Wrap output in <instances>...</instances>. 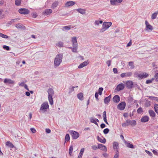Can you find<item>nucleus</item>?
I'll use <instances>...</instances> for the list:
<instances>
[{"mask_svg": "<svg viewBox=\"0 0 158 158\" xmlns=\"http://www.w3.org/2000/svg\"><path fill=\"white\" fill-rule=\"evenodd\" d=\"M63 57V54L62 53L57 54L56 56L54 61V67L56 68L59 66L62 62Z\"/></svg>", "mask_w": 158, "mask_h": 158, "instance_id": "1", "label": "nucleus"}, {"mask_svg": "<svg viewBox=\"0 0 158 158\" xmlns=\"http://www.w3.org/2000/svg\"><path fill=\"white\" fill-rule=\"evenodd\" d=\"M47 92L48 94V98L49 103L51 105H52L53 104L52 97L54 94V90L52 88H49L48 89Z\"/></svg>", "mask_w": 158, "mask_h": 158, "instance_id": "2", "label": "nucleus"}, {"mask_svg": "<svg viewBox=\"0 0 158 158\" xmlns=\"http://www.w3.org/2000/svg\"><path fill=\"white\" fill-rule=\"evenodd\" d=\"M136 124V123L135 120L127 119L124 123H122V127H125L129 125H131V126H135Z\"/></svg>", "mask_w": 158, "mask_h": 158, "instance_id": "3", "label": "nucleus"}, {"mask_svg": "<svg viewBox=\"0 0 158 158\" xmlns=\"http://www.w3.org/2000/svg\"><path fill=\"white\" fill-rule=\"evenodd\" d=\"M112 25L111 22H104L102 26V28L100 30L101 32H103L108 28Z\"/></svg>", "mask_w": 158, "mask_h": 158, "instance_id": "4", "label": "nucleus"}, {"mask_svg": "<svg viewBox=\"0 0 158 158\" xmlns=\"http://www.w3.org/2000/svg\"><path fill=\"white\" fill-rule=\"evenodd\" d=\"M49 106L48 102H45L41 105L40 110L46 111V109L49 108Z\"/></svg>", "mask_w": 158, "mask_h": 158, "instance_id": "5", "label": "nucleus"}, {"mask_svg": "<svg viewBox=\"0 0 158 158\" xmlns=\"http://www.w3.org/2000/svg\"><path fill=\"white\" fill-rule=\"evenodd\" d=\"M70 134L72 136L73 139H77L79 136V134L78 133L74 131H71Z\"/></svg>", "mask_w": 158, "mask_h": 158, "instance_id": "6", "label": "nucleus"}, {"mask_svg": "<svg viewBox=\"0 0 158 158\" xmlns=\"http://www.w3.org/2000/svg\"><path fill=\"white\" fill-rule=\"evenodd\" d=\"M4 83L6 84H14L15 83V81L13 80L10 79L6 78L4 79L3 81Z\"/></svg>", "mask_w": 158, "mask_h": 158, "instance_id": "7", "label": "nucleus"}, {"mask_svg": "<svg viewBox=\"0 0 158 158\" xmlns=\"http://www.w3.org/2000/svg\"><path fill=\"white\" fill-rule=\"evenodd\" d=\"M126 106V103L124 102L119 103L117 106V108L120 110H123Z\"/></svg>", "mask_w": 158, "mask_h": 158, "instance_id": "8", "label": "nucleus"}, {"mask_svg": "<svg viewBox=\"0 0 158 158\" xmlns=\"http://www.w3.org/2000/svg\"><path fill=\"white\" fill-rule=\"evenodd\" d=\"M19 12L22 14L23 15L28 14L29 13V10L25 8H21L19 10Z\"/></svg>", "mask_w": 158, "mask_h": 158, "instance_id": "9", "label": "nucleus"}, {"mask_svg": "<svg viewBox=\"0 0 158 158\" xmlns=\"http://www.w3.org/2000/svg\"><path fill=\"white\" fill-rule=\"evenodd\" d=\"M52 12V9H48L44 10L42 14L46 15H50Z\"/></svg>", "mask_w": 158, "mask_h": 158, "instance_id": "10", "label": "nucleus"}, {"mask_svg": "<svg viewBox=\"0 0 158 158\" xmlns=\"http://www.w3.org/2000/svg\"><path fill=\"white\" fill-rule=\"evenodd\" d=\"M123 1V0H110V3L112 5H118Z\"/></svg>", "mask_w": 158, "mask_h": 158, "instance_id": "11", "label": "nucleus"}, {"mask_svg": "<svg viewBox=\"0 0 158 158\" xmlns=\"http://www.w3.org/2000/svg\"><path fill=\"white\" fill-rule=\"evenodd\" d=\"M145 23L146 25V30L152 31L153 30L152 27L148 23L147 21H145Z\"/></svg>", "mask_w": 158, "mask_h": 158, "instance_id": "12", "label": "nucleus"}, {"mask_svg": "<svg viewBox=\"0 0 158 158\" xmlns=\"http://www.w3.org/2000/svg\"><path fill=\"white\" fill-rule=\"evenodd\" d=\"M71 41L72 43L73 46H78L77 39L76 37L71 38Z\"/></svg>", "mask_w": 158, "mask_h": 158, "instance_id": "13", "label": "nucleus"}, {"mask_svg": "<svg viewBox=\"0 0 158 158\" xmlns=\"http://www.w3.org/2000/svg\"><path fill=\"white\" fill-rule=\"evenodd\" d=\"M127 87L129 89L132 88L133 86V83L131 81H128L126 83Z\"/></svg>", "mask_w": 158, "mask_h": 158, "instance_id": "14", "label": "nucleus"}, {"mask_svg": "<svg viewBox=\"0 0 158 158\" xmlns=\"http://www.w3.org/2000/svg\"><path fill=\"white\" fill-rule=\"evenodd\" d=\"M120 100V97L118 95H115L113 98V101L115 103H118L119 102Z\"/></svg>", "mask_w": 158, "mask_h": 158, "instance_id": "15", "label": "nucleus"}, {"mask_svg": "<svg viewBox=\"0 0 158 158\" xmlns=\"http://www.w3.org/2000/svg\"><path fill=\"white\" fill-rule=\"evenodd\" d=\"M75 4V2L73 1H69L67 2L65 5V7H68L72 6Z\"/></svg>", "mask_w": 158, "mask_h": 158, "instance_id": "16", "label": "nucleus"}, {"mask_svg": "<svg viewBox=\"0 0 158 158\" xmlns=\"http://www.w3.org/2000/svg\"><path fill=\"white\" fill-rule=\"evenodd\" d=\"M124 88V85L121 83L118 85L117 87V90L118 91H119L122 90Z\"/></svg>", "mask_w": 158, "mask_h": 158, "instance_id": "17", "label": "nucleus"}, {"mask_svg": "<svg viewBox=\"0 0 158 158\" xmlns=\"http://www.w3.org/2000/svg\"><path fill=\"white\" fill-rule=\"evenodd\" d=\"M98 148L100 149L101 150L105 152H106L107 150L106 147L104 145L101 144H99L98 145Z\"/></svg>", "mask_w": 158, "mask_h": 158, "instance_id": "18", "label": "nucleus"}, {"mask_svg": "<svg viewBox=\"0 0 158 158\" xmlns=\"http://www.w3.org/2000/svg\"><path fill=\"white\" fill-rule=\"evenodd\" d=\"M149 75L146 73H142L140 74V77H139V79L141 80L143 78H145L148 77Z\"/></svg>", "mask_w": 158, "mask_h": 158, "instance_id": "19", "label": "nucleus"}, {"mask_svg": "<svg viewBox=\"0 0 158 158\" xmlns=\"http://www.w3.org/2000/svg\"><path fill=\"white\" fill-rule=\"evenodd\" d=\"M149 120V118L148 116H143L140 119L142 122L146 123L148 122Z\"/></svg>", "mask_w": 158, "mask_h": 158, "instance_id": "20", "label": "nucleus"}, {"mask_svg": "<svg viewBox=\"0 0 158 158\" xmlns=\"http://www.w3.org/2000/svg\"><path fill=\"white\" fill-rule=\"evenodd\" d=\"M89 64V62H88L87 61H85L83 63L81 64L78 66V69H81L82 68L84 67L85 66H86Z\"/></svg>", "mask_w": 158, "mask_h": 158, "instance_id": "21", "label": "nucleus"}, {"mask_svg": "<svg viewBox=\"0 0 158 158\" xmlns=\"http://www.w3.org/2000/svg\"><path fill=\"white\" fill-rule=\"evenodd\" d=\"M98 140L100 142L105 143L106 142V139L103 137H100L98 136H97Z\"/></svg>", "mask_w": 158, "mask_h": 158, "instance_id": "22", "label": "nucleus"}, {"mask_svg": "<svg viewBox=\"0 0 158 158\" xmlns=\"http://www.w3.org/2000/svg\"><path fill=\"white\" fill-rule=\"evenodd\" d=\"M90 122L95 124L96 125L98 126V124L97 122H98L99 120L97 118H94L93 117L91 118H90Z\"/></svg>", "mask_w": 158, "mask_h": 158, "instance_id": "23", "label": "nucleus"}, {"mask_svg": "<svg viewBox=\"0 0 158 158\" xmlns=\"http://www.w3.org/2000/svg\"><path fill=\"white\" fill-rule=\"evenodd\" d=\"M59 3V2L57 1L54 2L52 5L51 8L52 9H55L58 6Z\"/></svg>", "mask_w": 158, "mask_h": 158, "instance_id": "24", "label": "nucleus"}, {"mask_svg": "<svg viewBox=\"0 0 158 158\" xmlns=\"http://www.w3.org/2000/svg\"><path fill=\"white\" fill-rule=\"evenodd\" d=\"M111 98V95H110L108 97H106L104 99V102L105 104L109 103L110 102Z\"/></svg>", "mask_w": 158, "mask_h": 158, "instance_id": "25", "label": "nucleus"}, {"mask_svg": "<svg viewBox=\"0 0 158 158\" xmlns=\"http://www.w3.org/2000/svg\"><path fill=\"white\" fill-rule=\"evenodd\" d=\"M103 117L104 121L107 124H108V123L107 121L106 120V112L105 111L103 112Z\"/></svg>", "mask_w": 158, "mask_h": 158, "instance_id": "26", "label": "nucleus"}, {"mask_svg": "<svg viewBox=\"0 0 158 158\" xmlns=\"http://www.w3.org/2000/svg\"><path fill=\"white\" fill-rule=\"evenodd\" d=\"M69 48L71 49L72 51L73 52H77L78 48V46H73V47H69Z\"/></svg>", "mask_w": 158, "mask_h": 158, "instance_id": "27", "label": "nucleus"}, {"mask_svg": "<svg viewBox=\"0 0 158 158\" xmlns=\"http://www.w3.org/2000/svg\"><path fill=\"white\" fill-rule=\"evenodd\" d=\"M76 10L79 13L82 15H84L85 13V10L84 9L81 8L77 9Z\"/></svg>", "mask_w": 158, "mask_h": 158, "instance_id": "28", "label": "nucleus"}, {"mask_svg": "<svg viewBox=\"0 0 158 158\" xmlns=\"http://www.w3.org/2000/svg\"><path fill=\"white\" fill-rule=\"evenodd\" d=\"M149 114L151 117H155L156 116L155 112L152 110H149L148 111Z\"/></svg>", "mask_w": 158, "mask_h": 158, "instance_id": "29", "label": "nucleus"}, {"mask_svg": "<svg viewBox=\"0 0 158 158\" xmlns=\"http://www.w3.org/2000/svg\"><path fill=\"white\" fill-rule=\"evenodd\" d=\"M113 148L116 150H118V144L117 142H114L113 144Z\"/></svg>", "mask_w": 158, "mask_h": 158, "instance_id": "30", "label": "nucleus"}, {"mask_svg": "<svg viewBox=\"0 0 158 158\" xmlns=\"http://www.w3.org/2000/svg\"><path fill=\"white\" fill-rule=\"evenodd\" d=\"M6 145L11 148H13L14 147L13 144L11 142L9 141L6 142Z\"/></svg>", "mask_w": 158, "mask_h": 158, "instance_id": "31", "label": "nucleus"}, {"mask_svg": "<svg viewBox=\"0 0 158 158\" xmlns=\"http://www.w3.org/2000/svg\"><path fill=\"white\" fill-rule=\"evenodd\" d=\"M77 98L81 100H83V94L82 93H80L77 94Z\"/></svg>", "mask_w": 158, "mask_h": 158, "instance_id": "32", "label": "nucleus"}, {"mask_svg": "<svg viewBox=\"0 0 158 158\" xmlns=\"http://www.w3.org/2000/svg\"><path fill=\"white\" fill-rule=\"evenodd\" d=\"M15 27L17 28H20L21 29H24L25 27L23 25H21L20 23H18L16 25Z\"/></svg>", "mask_w": 158, "mask_h": 158, "instance_id": "33", "label": "nucleus"}, {"mask_svg": "<svg viewBox=\"0 0 158 158\" xmlns=\"http://www.w3.org/2000/svg\"><path fill=\"white\" fill-rule=\"evenodd\" d=\"M158 11L154 13L151 16V19H154L156 18L157 14H158Z\"/></svg>", "mask_w": 158, "mask_h": 158, "instance_id": "34", "label": "nucleus"}, {"mask_svg": "<svg viewBox=\"0 0 158 158\" xmlns=\"http://www.w3.org/2000/svg\"><path fill=\"white\" fill-rule=\"evenodd\" d=\"M63 30L64 31H67L70 29L71 28V26L69 25V26H65L63 27Z\"/></svg>", "mask_w": 158, "mask_h": 158, "instance_id": "35", "label": "nucleus"}, {"mask_svg": "<svg viewBox=\"0 0 158 158\" xmlns=\"http://www.w3.org/2000/svg\"><path fill=\"white\" fill-rule=\"evenodd\" d=\"M63 43L62 41H59L58 43L56 44V45L57 46L60 47H63Z\"/></svg>", "mask_w": 158, "mask_h": 158, "instance_id": "36", "label": "nucleus"}, {"mask_svg": "<svg viewBox=\"0 0 158 158\" xmlns=\"http://www.w3.org/2000/svg\"><path fill=\"white\" fill-rule=\"evenodd\" d=\"M124 143H125L127 144V147L130 148H134V146L133 144H132L131 143H126V141L125 140Z\"/></svg>", "mask_w": 158, "mask_h": 158, "instance_id": "37", "label": "nucleus"}, {"mask_svg": "<svg viewBox=\"0 0 158 158\" xmlns=\"http://www.w3.org/2000/svg\"><path fill=\"white\" fill-rule=\"evenodd\" d=\"M155 111L158 114V104H155L154 106Z\"/></svg>", "mask_w": 158, "mask_h": 158, "instance_id": "38", "label": "nucleus"}, {"mask_svg": "<svg viewBox=\"0 0 158 158\" xmlns=\"http://www.w3.org/2000/svg\"><path fill=\"white\" fill-rule=\"evenodd\" d=\"M140 74L139 73L137 72H135L134 73V76L135 77H137L139 79V77H140Z\"/></svg>", "mask_w": 158, "mask_h": 158, "instance_id": "39", "label": "nucleus"}, {"mask_svg": "<svg viewBox=\"0 0 158 158\" xmlns=\"http://www.w3.org/2000/svg\"><path fill=\"white\" fill-rule=\"evenodd\" d=\"M21 0H15V4L17 6H19L21 5Z\"/></svg>", "mask_w": 158, "mask_h": 158, "instance_id": "40", "label": "nucleus"}, {"mask_svg": "<svg viewBox=\"0 0 158 158\" xmlns=\"http://www.w3.org/2000/svg\"><path fill=\"white\" fill-rule=\"evenodd\" d=\"M70 140V137L69 134H67L65 135V142L68 141Z\"/></svg>", "mask_w": 158, "mask_h": 158, "instance_id": "41", "label": "nucleus"}, {"mask_svg": "<svg viewBox=\"0 0 158 158\" xmlns=\"http://www.w3.org/2000/svg\"><path fill=\"white\" fill-rule=\"evenodd\" d=\"M133 64V62L132 61H131L129 62V65L130 66L131 68V69H133L134 68V66Z\"/></svg>", "mask_w": 158, "mask_h": 158, "instance_id": "42", "label": "nucleus"}, {"mask_svg": "<svg viewBox=\"0 0 158 158\" xmlns=\"http://www.w3.org/2000/svg\"><path fill=\"white\" fill-rule=\"evenodd\" d=\"M102 20L99 21L98 20H96L94 22V24L95 25H98L99 23L102 24Z\"/></svg>", "mask_w": 158, "mask_h": 158, "instance_id": "43", "label": "nucleus"}, {"mask_svg": "<svg viewBox=\"0 0 158 158\" xmlns=\"http://www.w3.org/2000/svg\"><path fill=\"white\" fill-rule=\"evenodd\" d=\"M0 37L5 39H7L8 36L0 32Z\"/></svg>", "mask_w": 158, "mask_h": 158, "instance_id": "44", "label": "nucleus"}, {"mask_svg": "<svg viewBox=\"0 0 158 158\" xmlns=\"http://www.w3.org/2000/svg\"><path fill=\"white\" fill-rule=\"evenodd\" d=\"M73 147L72 146H71L69 148V153L70 155H71L72 153V152L73 151Z\"/></svg>", "mask_w": 158, "mask_h": 158, "instance_id": "45", "label": "nucleus"}, {"mask_svg": "<svg viewBox=\"0 0 158 158\" xmlns=\"http://www.w3.org/2000/svg\"><path fill=\"white\" fill-rule=\"evenodd\" d=\"M17 20V19H12L10 21L8 22V24L10 25H11L13 23L15 22Z\"/></svg>", "mask_w": 158, "mask_h": 158, "instance_id": "46", "label": "nucleus"}, {"mask_svg": "<svg viewBox=\"0 0 158 158\" xmlns=\"http://www.w3.org/2000/svg\"><path fill=\"white\" fill-rule=\"evenodd\" d=\"M75 87L74 86H72L70 87L69 89V93L70 94L73 91H74V88Z\"/></svg>", "mask_w": 158, "mask_h": 158, "instance_id": "47", "label": "nucleus"}, {"mask_svg": "<svg viewBox=\"0 0 158 158\" xmlns=\"http://www.w3.org/2000/svg\"><path fill=\"white\" fill-rule=\"evenodd\" d=\"M133 100V98L131 96H129L128 98V101L129 102L132 103Z\"/></svg>", "mask_w": 158, "mask_h": 158, "instance_id": "48", "label": "nucleus"}, {"mask_svg": "<svg viewBox=\"0 0 158 158\" xmlns=\"http://www.w3.org/2000/svg\"><path fill=\"white\" fill-rule=\"evenodd\" d=\"M103 90V88L101 87L99 88L98 89V94L100 95H101L102 94V91Z\"/></svg>", "mask_w": 158, "mask_h": 158, "instance_id": "49", "label": "nucleus"}, {"mask_svg": "<svg viewBox=\"0 0 158 158\" xmlns=\"http://www.w3.org/2000/svg\"><path fill=\"white\" fill-rule=\"evenodd\" d=\"M119 156V151L118 150L116 151V154L114 156V158H118Z\"/></svg>", "mask_w": 158, "mask_h": 158, "instance_id": "50", "label": "nucleus"}, {"mask_svg": "<svg viewBox=\"0 0 158 158\" xmlns=\"http://www.w3.org/2000/svg\"><path fill=\"white\" fill-rule=\"evenodd\" d=\"M85 149L84 148H82L81 149L80 152L79 153V155L80 156H82V155L84 153V151Z\"/></svg>", "mask_w": 158, "mask_h": 158, "instance_id": "51", "label": "nucleus"}, {"mask_svg": "<svg viewBox=\"0 0 158 158\" xmlns=\"http://www.w3.org/2000/svg\"><path fill=\"white\" fill-rule=\"evenodd\" d=\"M143 112V110L142 108L139 107L137 110V112L138 114H141Z\"/></svg>", "mask_w": 158, "mask_h": 158, "instance_id": "52", "label": "nucleus"}, {"mask_svg": "<svg viewBox=\"0 0 158 158\" xmlns=\"http://www.w3.org/2000/svg\"><path fill=\"white\" fill-rule=\"evenodd\" d=\"M154 79L156 82H158V73L155 74L154 75Z\"/></svg>", "mask_w": 158, "mask_h": 158, "instance_id": "53", "label": "nucleus"}, {"mask_svg": "<svg viewBox=\"0 0 158 158\" xmlns=\"http://www.w3.org/2000/svg\"><path fill=\"white\" fill-rule=\"evenodd\" d=\"M109 129L108 128H106L104 130L103 132L105 134H106L109 132Z\"/></svg>", "mask_w": 158, "mask_h": 158, "instance_id": "54", "label": "nucleus"}, {"mask_svg": "<svg viewBox=\"0 0 158 158\" xmlns=\"http://www.w3.org/2000/svg\"><path fill=\"white\" fill-rule=\"evenodd\" d=\"M3 48L6 49L7 51H9L10 50V47L6 45H3Z\"/></svg>", "mask_w": 158, "mask_h": 158, "instance_id": "55", "label": "nucleus"}, {"mask_svg": "<svg viewBox=\"0 0 158 158\" xmlns=\"http://www.w3.org/2000/svg\"><path fill=\"white\" fill-rule=\"evenodd\" d=\"M151 105V102L149 101H147L145 103V105L147 107H148Z\"/></svg>", "mask_w": 158, "mask_h": 158, "instance_id": "56", "label": "nucleus"}, {"mask_svg": "<svg viewBox=\"0 0 158 158\" xmlns=\"http://www.w3.org/2000/svg\"><path fill=\"white\" fill-rule=\"evenodd\" d=\"M126 73V77H130L132 75V73L131 72H128Z\"/></svg>", "mask_w": 158, "mask_h": 158, "instance_id": "57", "label": "nucleus"}, {"mask_svg": "<svg viewBox=\"0 0 158 158\" xmlns=\"http://www.w3.org/2000/svg\"><path fill=\"white\" fill-rule=\"evenodd\" d=\"M111 62V60H108L106 62V63L107 64L108 67L110 65Z\"/></svg>", "mask_w": 158, "mask_h": 158, "instance_id": "58", "label": "nucleus"}, {"mask_svg": "<svg viewBox=\"0 0 158 158\" xmlns=\"http://www.w3.org/2000/svg\"><path fill=\"white\" fill-rule=\"evenodd\" d=\"M145 152H146L148 154V155H149L150 156H152V153L149 152V151H148V150H145Z\"/></svg>", "mask_w": 158, "mask_h": 158, "instance_id": "59", "label": "nucleus"}, {"mask_svg": "<svg viewBox=\"0 0 158 158\" xmlns=\"http://www.w3.org/2000/svg\"><path fill=\"white\" fill-rule=\"evenodd\" d=\"M32 15L33 18H36L37 16V15L36 13H32Z\"/></svg>", "mask_w": 158, "mask_h": 158, "instance_id": "60", "label": "nucleus"}, {"mask_svg": "<svg viewBox=\"0 0 158 158\" xmlns=\"http://www.w3.org/2000/svg\"><path fill=\"white\" fill-rule=\"evenodd\" d=\"M152 152L155 155H157L158 154V152H157V150H153L152 151Z\"/></svg>", "mask_w": 158, "mask_h": 158, "instance_id": "61", "label": "nucleus"}, {"mask_svg": "<svg viewBox=\"0 0 158 158\" xmlns=\"http://www.w3.org/2000/svg\"><path fill=\"white\" fill-rule=\"evenodd\" d=\"M92 148L94 150H96L98 148L96 145H93L92 146Z\"/></svg>", "mask_w": 158, "mask_h": 158, "instance_id": "62", "label": "nucleus"}, {"mask_svg": "<svg viewBox=\"0 0 158 158\" xmlns=\"http://www.w3.org/2000/svg\"><path fill=\"white\" fill-rule=\"evenodd\" d=\"M120 76L123 78L124 77H126V73H121L120 75Z\"/></svg>", "mask_w": 158, "mask_h": 158, "instance_id": "63", "label": "nucleus"}, {"mask_svg": "<svg viewBox=\"0 0 158 158\" xmlns=\"http://www.w3.org/2000/svg\"><path fill=\"white\" fill-rule=\"evenodd\" d=\"M45 131L47 133H49L51 131V130L48 128H46L45 130Z\"/></svg>", "mask_w": 158, "mask_h": 158, "instance_id": "64", "label": "nucleus"}]
</instances>
